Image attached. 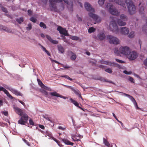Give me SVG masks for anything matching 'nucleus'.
<instances>
[{
    "label": "nucleus",
    "mask_w": 147,
    "mask_h": 147,
    "mask_svg": "<svg viewBox=\"0 0 147 147\" xmlns=\"http://www.w3.org/2000/svg\"><path fill=\"white\" fill-rule=\"evenodd\" d=\"M63 67L67 69V68H69L70 67L68 66L65 65V66H63Z\"/></svg>",
    "instance_id": "62"
},
{
    "label": "nucleus",
    "mask_w": 147,
    "mask_h": 147,
    "mask_svg": "<svg viewBox=\"0 0 147 147\" xmlns=\"http://www.w3.org/2000/svg\"><path fill=\"white\" fill-rule=\"evenodd\" d=\"M129 80L131 82L133 83H134V79L131 77H129Z\"/></svg>",
    "instance_id": "49"
},
{
    "label": "nucleus",
    "mask_w": 147,
    "mask_h": 147,
    "mask_svg": "<svg viewBox=\"0 0 147 147\" xmlns=\"http://www.w3.org/2000/svg\"><path fill=\"white\" fill-rule=\"evenodd\" d=\"M70 100L71 102L75 106L78 107L82 110H83V108L79 106V104L76 101L71 98H70Z\"/></svg>",
    "instance_id": "23"
},
{
    "label": "nucleus",
    "mask_w": 147,
    "mask_h": 147,
    "mask_svg": "<svg viewBox=\"0 0 147 147\" xmlns=\"http://www.w3.org/2000/svg\"><path fill=\"white\" fill-rule=\"evenodd\" d=\"M144 64L145 66H147V58L144 60Z\"/></svg>",
    "instance_id": "51"
},
{
    "label": "nucleus",
    "mask_w": 147,
    "mask_h": 147,
    "mask_svg": "<svg viewBox=\"0 0 147 147\" xmlns=\"http://www.w3.org/2000/svg\"><path fill=\"white\" fill-rule=\"evenodd\" d=\"M62 140L65 143V144L72 146L74 144L73 143L71 142L69 140L66 139H62Z\"/></svg>",
    "instance_id": "25"
},
{
    "label": "nucleus",
    "mask_w": 147,
    "mask_h": 147,
    "mask_svg": "<svg viewBox=\"0 0 147 147\" xmlns=\"http://www.w3.org/2000/svg\"><path fill=\"white\" fill-rule=\"evenodd\" d=\"M70 53L72 55L70 58L72 60H74L76 58V55L71 51Z\"/></svg>",
    "instance_id": "28"
},
{
    "label": "nucleus",
    "mask_w": 147,
    "mask_h": 147,
    "mask_svg": "<svg viewBox=\"0 0 147 147\" xmlns=\"http://www.w3.org/2000/svg\"><path fill=\"white\" fill-rule=\"evenodd\" d=\"M110 2H115V3L122 6L124 8H126L125 4L122 0H109Z\"/></svg>",
    "instance_id": "13"
},
{
    "label": "nucleus",
    "mask_w": 147,
    "mask_h": 147,
    "mask_svg": "<svg viewBox=\"0 0 147 147\" xmlns=\"http://www.w3.org/2000/svg\"><path fill=\"white\" fill-rule=\"evenodd\" d=\"M120 17L121 20L124 21H127L128 20L127 16L126 15L123 14H121L120 16Z\"/></svg>",
    "instance_id": "27"
},
{
    "label": "nucleus",
    "mask_w": 147,
    "mask_h": 147,
    "mask_svg": "<svg viewBox=\"0 0 147 147\" xmlns=\"http://www.w3.org/2000/svg\"><path fill=\"white\" fill-rule=\"evenodd\" d=\"M41 92L44 95L46 96H47L48 97H49V94L50 95L52 96H54L57 97H60L62 98H63L64 99H66L67 98V97H66L65 96H63L61 95L59 93H57V92L56 91H54L53 92H51L49 93L47 92L45 90H42L41 91Z\"/></svg>",
    "instance_id": "5"
},
{
    "label": "nucleus",
    "mask_w": 147,
    "mask_h": 147,
    "mask_svg": "<svg viewBox=\"0 0 147 147\" xmlns=\"http://www.w3.org/2000/svg\"><path fill=\"white\" fill-rule=\"evenodd\" d=\"M40 26L41 27H43L44 28H46V25L43 22H41L40 24Z\"/></svg>",
    "instance_id": "40"
},
{
    "label": "nucleus",
    "mask_w": 147,
    "mask_h": 147,
    "mask_svg": "<svg viewBox=\"0 0 147 147\" xmlns=\"http://www.w3.org/2000/svg\"><path fill=\"white\" fill-rule=\"evenodd\" d=\"M57 48L59 51L61 53H63L64 52V49L61 45H58Z\"/></svg>",
    "instance_id": "26"
},
{
    "label": "nucleus",
    "mask_w": 147,
    "mask_h": 147,
    "mask_svg": "<svg viewBox=\"0 0 147 147\" xmlns=\"http://www.w3.org/2000/svg\"><path fill=\"white\" fill-rule=\"evenodd\" d=\"M39 127L40 128L42 129H44L45 128L44 126L41 125H39Z\"/></svg>",
    "instance_id": "54"
},
{
    "label": "nucleus",
    "mask_w": 147,
    "mask_h": 147,
    "mask_svg": "<svg viewBox=\"0 0 147 147\" xmlns=\"http://www.w3.org/2000/svg\"><path fill=\"white\" fill-rule=\"evenodd\" d=\"M116 120L119 123H120L121 124V125L122 126H123V123L120 121H119L118 119H117Z\"/></svg>",
    "instance_id": "60"
},
{
    "label": "nucleus",
    "mask_w": 147,
    "mask_h": 147,
    "mask_svg": "<svg viewBox=\"0 0 147 147\" xmlns=\"http://www.w3.org/2000/svg\"><path fill=\"white\" fill-rule=\"evenodd\" d=\"M39 45L40 46L41 49H42L44 51H45L46 50V48L42 45L40 44H39Z\"/></svg>",
    "instance_id": "48"
},
{
    "label": "nucleus",
    "mask_w": 147,
    "mask_h": 147,
    "mask_svg": "<svg viewBox=\"0 0 147 147\" xmlns=\"http://www.w3.org/2000/svg\"><path fill=\"white\" fill-rule=\"evenodd\" d=\"M117 22L119 25L122 26H124L126 24V22L122 21L121 19H118L117 20Z\"/></svg>",
    "instance_id": "24"
},
{
    "label": "nucleus",
    "mask_w": 147,
    "mask_h": 147,
    "mask_svg": "<svg viewBox=\"0 0 147 147\" xmlns=\"http://www.w3.org/2000/svg\"><path fill=\"white\" fill-rule=\"evenodd\" d=\"M50 2L49 6L51 10L56 11L57 9V3H59L62 1V0H49Z\"/></svg>",
    "instance_id": "8"
},
{
    "label": "nucleus",
    "mask_w": 147,
    "mask_h": 147,
    "mask_svg": "<svg viewBox=\"0 0 147 147\" xmlns=\"http://www.w3.org/2000/svg\"><path fill=\"white\" fill-rule=\"evenodd\" d=\"M105 1V0H98V3L101 6H102L104 3Z\"/></svg>",
    "instance_id": "38"
},
{
    "label": "nucleus",
    "mask_w": 147,
    "mask_h": 147,
    "mask_svg": "<svg viewBox=\"0 0 147 147\" xmlns=\"http://www.w3.org/2000/svg\"><path fill=\"white\" fill-rule=\"evenodd\" d=\"M23 140L24 142L26 143V144L28 146H30V144H29V142L25 139H23Z\"/></svg>",
    "instance_id": "45"
},
{
    "label": "nucleus",
    "mask_w": 147,
    "mask_h": 147,
    "mask_svg": "<svg viewBox=\"0 0 147 147\" xmlns=\"http://www.w3.org/2000/svg\"><path fill=\"white\" fill-rule=\"evenodd\" d=\"M52 139H53L55 141L60 147H61V146L59 144V141L57 140L56 139H55V138H54L53 137L52 138Z\"/></svg>",
    "instance_id": "46"
},
{
    "label": "nucleus",
    "mask_w": 147,
    "mask_h": 147,
    "mask_svg": "<svg viewBox=\"0 0 147 147\" xmlns=\"http://www.w3.org/2000/svg\"><path fill=\"white\" fill-rule=\"evenodd\" d=\"M76 136L77 135L74 134L72 135L71 138L75 142L80 140L79 139H77L76 138Z\"/></svg>",
    "instance_id": "30"
},
{
    "label": "nucleus",
    "mask_w": 147,
    "mask_h": 147,
    "mask_svg": "<svg viewBox=\"0 0 147 147\" xmlns=\"http://www.w3.org/2000/svg\"><path fill=\"white\" fill-rule=\"evenodd\" d=\"M109 28L110 30L116 34L118 33L119 30L114 20L110 22Z\"/></svg>",
    "instance_id": "6"
},
{
    "label": "nucleus",
    "mask_w": 147,
    "mask_h": 147,
    "mask_svg": "<svg viewBox=\"0 0 147 147\" xmlns=\"http://www.w3.org/2000/svg\"><path fill=\"white\" fill-rule=\"evenodd\" d=\"M61 77L64 78H65L71 81H72L73 80L72 79L70 78L67 75H63L61 76Z\"/></svg>",
    "instance_id": "34"
},
{
    "label": "nucleus",
    "mask_w": 147,
    "mask_h": 147,
    "mask_svg": "<svg viewBox=\"0 0 147 147\" xmlns=\"http://www.w3.org/2000/svg\"><path fill=\"white\" fill-rule=\"evenodd\" d=\"M70 38L73 40H78L79 37L76 36H71L70 37Z\"/></svg>",
    "instance_id": "36"
},
{
    "label": "nucleus",
    "mask_w": 147,
    "mask_h": 147,
    "mask_svg": "<svg viewBox=\"0 0 147 147\" xmlns=\"http://www.w3.org/2000/svg\"><path fill=\"white\" fill-rule=\"evenodd\" d=\"M97 37L100 40H103L105 38V36L103 32H100L97 34Z\"/></svg>",
    "instance_id": "21"
},
{
    "label": "nucleus",
    "mask_w": 147,
    "mask_h": 147,
    "mask_svg": "<svg viewBox=\"0 0 147 147\" xmlns=\"http://www.w3.org/2000/svg\"><path fill=\"white\" fill-rule=\"evenodd\" d=\"M125 3L129 14L132 15L135 13L136 11V8L133 2L129 0H126Z\"/></svg>",
    "instance_id": "3"
},
{
    "label": "nucleus",
    "mask_w": 147,
    "mask_h": 147,
    "mask_svg": "<svg viewBox=\"0 0 147 147\" xmlns=\"http://www.w3.org/2000/svg\"><path fill=\"white\" fill-rule=\"evenodd\" d=\"M123 72L126 74H130L131 73V71H128L126 70H124L123 71Z\"/></svg>",
    "instance_id": "44"
},
{
    "label": "nucleus",
    "mask_w": 147,
    "mask_h": 147,
    "mask_svg": "<svg viewBox=\"0 0 147 147\" xmlns=\"http://www.w3.org/2000/svg\"><path fill=\"white\" fill-rule=\"evenodd\" d=\"M84 6L86 9L89 12L88 15L97 22H100L101 21L100 18L97 15L94 13L95 10L91 5L88 2H86L84 4Z\"/></svg>",
    "instance_id": "1"
},
{
    "label": "nucleus",
    "mask_w": 147,
    "mask_h": 147,
    "mask_svg": "<svg viewBox=\"0 0 147 147\" xmlns=\"http://www.w3.org/2000/svg\"><path fill=\"white\" fill-rule=\"evenodd\" d=\"M51 60V61H54V62H55V63H59V64H61V63H59L57 61H56V60H53L52 59H51V58H50V59Z\"/></svg>",
    "instance_id": "55"
},
{
    "label": "nucleus",
    "mask_w": 147,
    "mask_h": 147,
    "mask_svg": "<svg viewBox=\"0 0 147 147\" xmlns=\"http://www.w3.org/2000/svg\"><path fill=\"white\" fill-rule=\"evenodd\" d=\"M16 20L19 24H20L23 22V18L22 17H21L19 19H17Z\"/></svg>",
    "instance_id": "37"
},
{
    "label": "nucleus",
    "mask_w": 147,
    "mask_h": 147,
    "mask_svg": "<svg viewBox=\"0 0 147 147\" xmlns=\"http://www.w3.org/2000/svg\"><path fill=\"white\" fill-rule=\"evenodd\" d=\"M105 71L110 74L112 72V70L111 68H108L105 69Z\"/></svg>",
    "instance_id": "39"
},
{
    "label": "nucleus",
    "mask_w": 147,
    "mask_h": 147,
    "mask_svg": "<svg viewBox=\"0 0 147 147\" xmlns=\"http://www.w3.org/2000/svg\"><path fill=\"white\" fill-rule=\"evenodd\" d=\"M103 63L109 65H114L115 64V63H111L107 61H104Z\"/></svg>",
    "instance_id": "29"
},
{
    "label": "nucleus",
    "mask_w": 147,
    "mask_h": 147,
    "mask_svg": "<svg viewBox=\"0 0 147 147\" xmlns=\"http://www.w3.org/2000/svg\"><path fill=\"white\" fill-rule=\"evenodd\" d=\"M95 28L93 27L90 28L88 30V32L89 33H91L94 32L95 30Z\"/></svg>",
    "instance_id": "33"
},
{
    "label": "nucleus",
    "mask_w": 147,
    "mask_h": 147,
    "mask_svg": "<svg viewBox=\"0 0 147 147\" xmlns=\"http://www.w3.org/2000/svg\"><path fill=\"white\" fill-rule=\"evenodd\" d=\"M120 93H122V94H121L122 96H125L127 97H128L133 103L134 105H135V107L136 108V109H140L141 110H142L141 109L139 108L137 105V102L135 100V99H134V98L132 96H131L129 94H127L124 93L123 92H120Z\"/></svg>",
    "instance_id": "10"
},
{
    "label": "nucleus",
    "mask_w": 147,
    "mask_h": 147,
    "mask_svg": "<svg viewBox=\"0 0 147 147\" xmlns=\"http://www.w3.org/2000/svg\"><path fill=\"white\" fill-rule=\"evenodd\" d=\"M64 1L67 5V7L70 11H73V3L72 2H69L67 0H63Z\"/></svg>",
    "instance_id": "19"
},
{
    "label": "nucleus",
    "mask_w": 147,
    "mask_h": 147,
    "mask_svg": "<svg viewBox=\"0 0 147 147\" xmlns=\"http://www.w3.org/2000/svg\"><path fill=\"white\" fill-rule=\"evenodd\" d=\"M37 81L38 82V85L42 88H44L45 89L49 91H51V89L45 85H44L42 83V81L39 79H37Z\"/></svg>",
    "instance_id": "16"
},
{
    "label": "nucleus",
    "mask_w": 147,
    "mask_h": 147,
    "mask_svg": "<svg viewBox=\"0 0 147 147\" xmlns=\"http://www.w3.org/2000/svg\"><path fill=\"white\" fill-rule=\"evenodd\" d=\"M135 35L134 32L132 31L128 35V37L130 38L133 37Z\"/></svg>",
    "instance_id": "35"
},
{
    "label": "nucleus",
    "mask_w": 147,
    "mask_h": 147,
    "mask_svg": "<svg viewBox=\"0 0 147 147\" xmlns=\"http://www.w3.org/2000/svg\"><path fill=\"white\" fill-rule=\"evenodd\" d=\"M57 30L59 31L61 34H63L65 36H68L67 31L65 28H62L60 26H59L57 28Z\"/></svg>",
    "instance_id": "14"
},
{
    "label": "nucleus",
    "mask_w": 147,
    "mask_h": 147,
    "mask_svg": "<svg viewBox=\"0 0 147 147\" xmlns=\"http://www.w3.org/2000/svg\"><path fill=\"white\" fill-rule=\"evenodd\" d=\"M43 117H44L47 120H48V121H50L51 122H52V121L51 120L50 118L48 117L47 116H43Z\"/></svg>",
    "instance_id": "42"
},
{
    "label": "nucleus",
    "mask_w": 147,
    "mask_h": 147,
    "mask_svg": "<svg viewBox=\"0 0 147 147\" xmlns=\"http://www.w3.org/2000/svg\"><path fill=\"white\" fill-rule=\"evenodd\" d=\"M32 28V25L30 24H28V26L26 27V30H30Z\"/></svg>",
    "instance_id": "41"
},
{
    "label": "nucleus",
    "mask_w": 147,
    "mask_h": 147,
    "mask_svg": "<svg viewBox=\"0 0 147 147\" xmlns=\"http://www.w3.org/2000/svg\"><path fill=\"white\" fill-rule=\"evenodd\" d=\"M40 35H41V37H42V38H45V35H44V34L42 33L41 34H40Z\"/></svg>",
    "instance_id": "64"
},
{
    "label": "nucleus",
    "mask_w": 147,
    "mask_h": 147,
    "mask_svg": "<svg viewBox=\"0 0 147 147\" xmlns=\"http://www.w3.org/2000/svg\"><path fill=\"white\" fill-rule=\"evenodd\" d=\"M109 42L111 44H117L119 43V39L111 35H109L107 37Z\"/></svg>",
    "instance_id": "9"
},
{
    "label": "nucleus",
    "mask_w": 147,
    "mask_h": 147,
    "mask_svg": "<svg viewBox=\"0 0 147 147\" xmlns=\"http://www.w3.org/2000/svg\"><path fill=\"white\" fill-rule=\"evenodd\" d=\"M65 86L67 88H69L71 89L72 91L74 92H76V90L75 89V88H74V87L69 86L65 85Z\"/></svg>",
    "instance_id": "31"
},
{
    "label": "nucleus",
    "mask_w": 147,
    "mask_h": 147,
    "mask_svg": "<svg viewBox=\"0 0 147 147\" xmlns=\"http://www.w3.org/2000/svg\"><path fill=\"white\" fill-rule=\"evenodd\" d=\"M18 101L21 103L24 106V105H25V104L24 103V102L21 101H20V100H18Z\"/></svg>",
    "instance_id": "61"
},
{
    "label": "nucleus",
    "mask_w": 147,
    "mask_h": 147,
    "mask_svg": "<svg viewBox=\"0 0 147 147\" xmlns=\"http://www.w3.org/2000/svg\"><path fill=\"white\" fill-rule=\"evenodd\" d=\"M77 17L78 18V19L80 21H81L82 20V19L81 18L78 16V15H77Z\"/></svg>",
    "instance_id": "56"
},
{
    "label": "nucleus",
    "mask_w": 147,
    "mask_h": 147,
    "mask_svg": "<svg viewBox=\"0 0 147 147\" xmlns=\"http://www.w3.org/2000/svg\"><path fill=\"white\" fill-rule=\"evenodd\" d=\"M138 56L137 53L135 51L130 52V51L129 53L128 54L126 57L130 60H132L136 59Z\"/></svg>",
    "instance_id": "11"
},
{
    "label": "nucleus",
    "mask_w": 147,
    "mask_h": 147,
    "mask_svg": "<svg viewBox=\"0 0 147 147\" xmlns=\"http://www.w3.org/2000/svg\"><path fill=\"white\" fill-rule=\"evenodd\" d=\"M45 52L48 55H49V56H51L50 54L49 53V52H48V51L47 50H46V51H45Z\"/></svg>",
    "instance_id": "58"
},
{
    "label": "nucleus",
    "mask_w": 147,
    "mask_h": 147,
    "mask_svg": "<svg viewBox=\"0 0 147 147\" xmlns=\"http://www.w3.org/2000/svg\"><path fill=\"white\" fill-rule=\"evenodd\" d=\"M103 143L105 144V145L106 146H108V147H110V144L108 142L107 140L105 139L104 138L103 139Z\"/></svg>",
    "instance_id": "32"
},
{
    "label": "nucleus",
    "mask_w": 147,
    "mask_h": 147,
    "mask_svg": "<svg viewBox=\"0 0 147 147\" xmlns=\"http://www.w3.org/2000/svg\"><path fill=\"white\" fill-rule=\"evenodd\" d=\"M3 105V101L0 100V106H2Z\"/></svg>",
    "instance_id": "63"
},
{
    "label": "nucleus",
    "mask_w": 147,
    "mask_h": 147,
    "mask_svg": "<svg viewBox=\"0 0 147 147\" xmlns=\"http://www.w3.org/2000/svg\"><path fill=\"white\" fill-rule=\"evenodd\" d=\"M0 30L4 31L9 33L12 32V31L10 29L1 25H0Z\"/></svg>",
    "instance_id": "20"
},
{
    "label": "nucleus",
    "mask_w": 147,
    "mask_h": 147,
    "mask_svg": "<svg viewBox=\"0 0 147 147\" xmlns=\"http://www.w3.org/2000/svg\"><path fill=\"white\" fill-rule=\"evenodd\" d=\"M4 87L5 88L11 91L12 93L17 96H22V94L20 92L15 89L9 87L7 85H5L4 86Z\"/></svg>",
    "instance_id": "12"
},
{
    "label": "nucleus",
    "mask_w": 147,
    "mask_h": 147,
    "mask_svg": "<svg viewBox=\"0 0 147 147\" xmlns=\"http://www.w3.org/2000/svg\"><path fill=\"white\" fill-rule=\"evenodd\" d=\"M42 2L44 4H46L48 0H41Z\"/></svg>",
    "instance_id": "53"
},
{
    "label": "nucleus",
    "mask_w": 147,
    "mask_h": 147,
    "mask_svg": "<svg viewBox=\"0 0 147 147\" xmlns=\"http://www.w3.org/2000/svg\"><path fill=\"white\" fill-rule=\"evenodd\" d=\"M30 20L33 22H36V19L32 17L30 18Z\"/></svg>",
    "instance_id": "47"
},
{
    "label": "nucleus",
    "mask_w": 147,
    "mask_h": 147,
    "mask_svg": "<svg viewBox=\"0 0 147 147\" xmlns=\"http://www.w3.org/2000/svg\"><path fill=\"white\" fill-rule=\"evenodd\" d=\"M28 14L29 15H31L32 13V11L30 10H28Z\"/></svg>",
    "instance_id": "59"
},
{
    "label": "nucleus",
    "mask_w": 147,
    "mask_h": 147,
    "mask_svg": "<svg viewBox=\"0 0 147 147\" xmlns=\"http://www.w3.org/2000/svg\"><path fill=\"white\" fill-rule=\"evenodd\" d=\"M46 36L47 38L51 43L55 44H57L58 43V42L57 41L53 40L49 36L47 35Z\"/></svg>",
    "instance_id": "22"
},
{
    "label": "nucleus",
    "mask_w": 147,
    "mask_h": 147,
    "mask_svg": "<svg viewBox=\"0 0 147 147\" xmlns=\"http://www.w3.org/2000/svg\"><path fill=\"white\" fill-rule=\"evenodd\" d=\"M0 91H3L4 93L6 94L7 96L10 99H13L14 98L9 93L8 91L3 87L0 86Z\"/></svg>",
    "instance_id": "15"
},
{
    "label": "nucleus",
    "mask_w": 147,
    "mask_h": 147,
    "mask_svg": "<svg viewBox=\"0 0 147 147\" xmlns=\"http://www.w3.org/2000/svg\"><path fill=\"white\" fill-rule=\"evenodd\" d=\"M13 107L15 112L21 116L20 119L18 121V123L21 125H25L28 120V115L26 114L23 113L22 110L15 107V106L13 105Z\"/></svg>",
    "instance_id": "2"
},
{
    "label": "nucleus",
    "mask_w": 147,
    "mask_h": 147,
    "mask_svg": "<svg viewBox=\"0 0 147 147\" xmlns=\"http://www.w3.org/2000/svg\"><path fill=\"white\" fill-rule=\"evenodd\" d=\"M145 5L144 4V3L143 2H140L139 5V7H140L139 9V12L140 13L142 14L144 13Z\"/></svg>",
    "instance_id": "17"
},
{
    "label": "nucleus",
    "mask_w": 147,
    "mask_h": 147,
    "mask_svg": "<svg viewBox=\"0 0 147 147\" xmlns=\"http://www.w3.org/2000/svg\"><path fill=\"white\" fill-rule=\"evenodd\" d=\"M107 7L109 11L111 14L117 16L119 15V12L118 11L111 3H108L107 5Z\"/></svg>",
    "instance_id": "7"
},
{
    "label": "nucleus",
    "mask_w": 147,
    "mask_h": 147,
    "mask_svg": "<svg viewBox=\"0 0 147 147\" xmlns=\"http://www.w3.org/2000/svg\"><path fill=\"white\" fill-rule=\"evenodd\" d=\"M3 114L5 115L6 116H7L8 115V113L7 111H4L3 112Z\"/></svg>",
    "instance_id": "57"
},
{
    "label": "nucleus",
    "mask_w": 147,
    "mask_h": 147,
    "mask_svg": "<svg viewBox=\"0 0 147 147\" xmlns=\"http://www.w3.org/2000/svg\"><path fill=\"white\" fill-rule=\"evenodd\" d=\"M29 123L31 125H34V123L31 119L29 120Z\"/></svg>",
    "instance_id": "52"
},
{
    "label": "nucleus",
    "mask_w": 147,
    "mask_h": 147,
    "mask_svg": "<svg viewBox=\"0 0 147 147\" xmlns=\"http://www.w3.org/2000/svg\"><path fill=\"white\" fill-rule=\"evenodd\" d=\"M1 9H2V10L3 12H5V13L7 12V10L6 8L4 7H2Z\"/></svg>",
    "instance_id": "50"
},
{
    "label": "nucleus",
    "mask_w": 147,
    "mask_h": 147,
    "mask_svg": "<svg viewBox=\"0 0 147 147\" xmlns=\"http://www.w3.org/2000/svg\"><path fill=\"white\" fill-rule=\"evenodd\" d=\"M130 52V49L129 47L127 46L121 47H120L119 51L117 49H115L114 52L115 54L117 55H119L120 53L123 54L126 56Z\"/></svg>",
    "instance_id": "4"
},
{
    "label": "nucleus",
    "mask_w": 147,
    "mask_h": 147,
    "mask_svg": "<svg viewBox=\"0 0 147 147\" xmlns=\"http://www.w3.org/2000/svg\"><path fill=\"white\" fill-rule=\"evenodd\" d=\"M116 61L120 63H125V62L124 61H123L122 60H119L118 59H115Z\"/></svg>",
    "instance_id": "43"
},
{
    "label": "nucleus",
    "mask_w": 147,
    "mask_h": 147,
    "mask_svg": "<svg viewBox=\"0 0 147 147\" xmlns=\"http://www.w3.org/2000/svg\"><path fill=\"white\" fill-rule=\"evenodd\" d=\"M120 32L122 34H127L129 32V29L126 27L121 28H120Z\"/></svg>",
    "instance_id": "18"
}]
</instances>
